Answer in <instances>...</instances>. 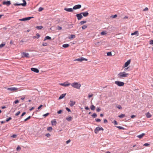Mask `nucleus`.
I'll use <instances>...</instances> for the list:
<instances>
[{
    "mask_svg": "<svg viewBox=\"0 0 153 153\" xmlns=\"http://www.w3.org/2000/svg\"><path fill=\"white\" fill-rule=\"evenodd\" d=\"M100 130H103V129L102 127H97L94 130V132L96 134H97Z\"/></svg>",
    "mask_w": 153,
    "mask_h": 153,
    "instance_id": "5",
    "label": "nucleus"
},
{
    "mask_svg": "<svg viewBox=\"0 0 153 153\" xmlns=\"http://www.w3.org/2000/svg\"><path fill=\"white\" fill-rule=\"evenodd\" d=\"M24 2L22 4H16L15 5H22L23 6H26V2L25 0H22Z\"/></svg>",
    "mask_w": 153,
    "mask_h": 153,
    "instance_id": "14",
    "label": "nucleus"
},
{
    "mask_svg": "<svg viewBox=\"0 0 153 153\" xmlns=\"http://www.w3.org/2000/svg\"><path fill=\"white\" fill-rule=\"evenodd\" d=\"M93 96V94H89L88 95V97L89 98H90L92 97Z\"/></svg>",
    "mask_w": 153,
    "mask_h": 153,
    "instance_id": "41",
    "label": "nucleus"
},
{
    "mask_svg": "<svg viewBox=\"0 0 153 153\" xmlns=\"http://www.w3.org/2000/svg\"><path fill=\"white\" fill-rule=\"evenodd\" d=\"M69 46V45L67 44H63L62 45V47L64 48H66L68 47Z\"/></svg>",
    "mask_w": 153,
    "mask_h": 153,
    "instance_id": "25",
    "label": "nucleus"
},
{
    "mask_svg": "<svg viewBox=\"0 0 153 153\" xmlns=\"http://www.w3.org/2000/svg\"><path fill=\"white\" fill-rule=\"evenodd\" d=\"M83 15V16L84 17H86L88 16V13L87 12H84L81 13Z\"/></svg>",
    "mask_w": 153,
    "mask_h": 153,
    "instance_id": "19",
    "label": "nucleus"
},
{
    "mask_svg": "<svg viewBox=\"0 0 153 153\" xmlns=\"http://www.w3.org/2000/svg\"><path fill=\"white\" fill-rule=\"evenodd\" d=\"M150 145V144L148 143H146L143 145V146H148Z\"/></svg>",
    "mask_w": 153,
    "mask_h": 153,
    "instance_id": "47",
    "label": "nucleus"
},
{
    "mask_svg": "<svg viewBox=\"0 0 153 153\" xmlns=\"http://www.w3.org/2000/svg\"><path fill=\"white\" fill-rule=\"evenodd\" d=\"M26 114V113L24 112H23L21 116L22 117L23 116H24L25 114Z\"/></svg>",
    "mask_w": 153,
    "mask_h": 153,
    "instance_id": "64",
    "label": "nucleus"
},
{
    "mask_svg": "<svg viewBox=\"0 0 153 153\" xmlns=\"http://www.w3.org/2000/svg\"><path fill=\"white\" fill-rule=\"evenodd\" d=\"M85 108L86 110H88L89 109V108L88 106L85 107Z\"/></svg>",
    "mask_w": 153,
    "mask_h": 153,
    "instance_id": "63",
    "label": "nucleus"
},
{
    "mask_svg": "<svg viewBox=\"0 0 153 153\" xmlns=\"http://www.w3.org/2000/svg\"><path fill=\"white\" fill-rule=\"evenodd\" d=\"M70 142H71V140H68L67 141H66V143L67 144H68Z\"/></svg>",
    "mask_w": 153,
    "mask_h": 153,
    "instance_id": "60",
    "label": "nucleus"
},
{
    "mask_svg": "<svg viewBox=\"0 0 153 153\" xmlns=\"http://www.w3.org/2000/svg\"><path fill=\"white\" fill-rule=\"evenodd\" d=\"M97 116V114L95 113H94L92 115V117L93 118H95Z\"/></svg>",
    "mask_w": 153,
    "mask_h": 153,
    "instance_id": "37",
    "label": "nucleus"
},
{
    "mask_svg": "<svg viewBox=\"0 0 153 153\" xmlns=\"http://www.w3.org/2000/svg\"><path fill=\"white\" fill-rule=\"evenodd\" d=\"M43 9L42 7H40L39 8V12H40L42 11L43 10Z\"/></svg>",
    "mask_w": 153,
    "mask_h": 153,
    "instance_id": "44",
    "label": "nucleus"
},
{
    "mask_svg": "<svg viewBox=\"0 0 153 153\" xmlns=\"http://www.w3.org/2000/svg\"><path fill=\"white\" fill-rule=\"evenodd\" d=\"M19 102V101L18 100H16V101H15L14 102H13V103H14V104H16V103H18Z\"/></svg>",
    "mask_w": 153,
    "mask_h": 153,
    "instance_id": "53",
    "label": "nucleus"
},
{
    "mask_svg": "<svg viewBox=\"0 0 153 153\" xmlns=\"http://www.w3.org/2000/svg\"><path fill=\"white\" fill-rule=\"evenodd\" d=\"M86 22V21H81L80 23L81 25H82L85 23Z\"/></svg>",
    "mask_w": 153,
    "mask_h": 153,
    "instance_id": "33",
    "label": "nucleus"
},
{
    "mask_svg": "<svg viewBox=\"0 0 153 153\" xmlns=\"http://www.w3.org/2000/svg\"><path fill=\"white\" fill-rule=\"evenodd\" d=\"M100 110H101V109L100 108H98L97 109V112H99V111H100Z\"/></svg>",
    "mask_w": 153,
    "mask_h": 153,
    "instance_id": "61",
    "label": "nucleus"
},
{
    "mask_svg": "<svg viewBox=\"0 0 153 153\" xmlns=\"http://www.w3.org/2000/svg\"><path fill=\"white\" fill-rule=\"evenodd\" d=\"M7 89L8 91H10L12 92H16L18 91V88L15 87L8 88Z\"/></svg>",
    "mask_w": 153,
    "mask_h": 153,
    "instance_id": "3",
    "label": "nucleus"
},
{
    "mask_svg": "<svg viewBox=\"0 0 153 153\" xmlns=\"http://www.w3.org/2000/svg\"><path fill=\"white\" fill-rule=\"evenodd\" d=\"M3 5H6L7 6H9L11 4V2L10 1H4L3 2Z\"/></svg>",
    "mask_w": 153,
    "mask_h": 153,
    "instance_id": "11",
    "label": "nucleus"
},
{
    "mask_svg": "<svg viewBox=\"0 0 153 153\" xmlns=\"http://www.w3.org/2000/svg\"><path fill=\"white\" fill-rule=\"evenodd\" d=\"M81 7V5L80 4H77L75 5L73 7V9L76 10L80 8Z\"/></svg>",
    "mask_w": 153,
    "mask_h": 153,
    "instance_id": "13",
    "label": "nucleus"
},
{
    "mask_svg": "<svg viewBox=\"0 0 153 153\" xmlns=\"http://www.w3.org/2000/svg\"><path fill=\"white\" fill-rule=\"evenodd\" d=\"M51 39V38L50 37L48 36H47L45 37V39H44V41H45L46 40H47V39Z\"/></svg>",
    "mask_w": 153,
    "mask_h": 153,
    "instance_id": "26",
    "label": "nucleus"
},
{
    "mask_svg": "<svg viewBox=\"0 0 153 153\" xmlns=\"http://www.w3.org/2000/svg\"><path fill=\"white\" fill-rule=\"evenodd\" d=\"M117 127L121 129H124V128L120 126H117Z\"/></svg>",
    "mask_w": 153,
    "mask_h": 153,
    "instance_id": "42",
    "label": "nucleus"
},
{
    "mask_svg": "<svg viewBox=\"0 0 153 153\" xmlns=\"http://www.w3.org/2000/svg\"><path fill=\"white\" fill-rule=\"evenodd\" d=\"M91 109L92 110H94L95 108V106L93 105H92L90 106Z\"/></svg>",
    "mask_w": 153,
    "mask_h": 153,
    "instance_id": "27",
    "label": "nucleus"
},
{
    "mask_svg": "<svg viewBox=\"0 0 153 153\" xmlns=\"http://www.w3.org/2000/svg\"><path fill=\"white\" fill-rule=\"evenodd\" d=\"M62 29V27L60 26H58L57 27V29H58V30H61Z\"/></svg>",
    "mask_w": 153,
    "mask_h": 153,
    "instance_id": "50",
    "label": "nucleus"
},
{
    "mask_svg": "<svg viewBox=\"0 0 153 153\" xmlns=\"http://www.w3.org/2000/svg\"><path fill=\"white\" fill-rule=\"evenodd\" d=\"M52 130V128L51 127H49L47 128V130L49 131H51Z\"/></svg>",
    "mask_w": 153,
    "mask_h": 153,
    "instance_id": "36",
    "label": "nucleus"
},
{
    "mask_svg": "<svg viewBox=\"0 0 153 153\" xmlns=\"http://www.w3.org/2000/svg\"><path fill=\"white\" fill-rule=\"evenodd\" d=\"M115 83L119 86H123L124 84L123 82L118 81H116L115 82Z\"/></svg>",
    "mask_w": 153,
    "mask_h": 153,
    "instance_id": "4",
    "label": "nucleus"
},
{
    "mask_svg": "<svg viewBox=\"0 0 153 153\" xmlns=\"http://www.w3.org/2000/svg\"><path fill=\"white\" fill-rule=\"evenodd\" d=\"M51 123L52 125L55 126L56 124V122L55 120H53L51 121Z\"/></svg>",
    "mask_w": 153,
    "mask_h": 153,
    "instance_id": "21",
    "label": "nucleus"
},
{
    "mask_svg": "<svg viewBox=\"0 0 153 153\" xmlns=\"http://www.w3.org/2000/svg\"><path fill=\"white\" fill-rule=\"evenodd\" d=\"M20 113V111H18L16 114V116H18L19 115Z\"/></svg>",
    "mask_w": 153,
    "mask_h": 153,
    "instance_id": "49",
    "label": "nucleus"
},
{
    "mask_svg": "<svg viewBox=\"0 0 153 153\" xmlns=\"http://www.w3.org/2000/svg\"><path fill=\"white\" fill-rule=\"evenodd\" d=\"M131 62V60L129 59L128 60L126 63H125L124 65L123 66V68H125L127 67L128 65Z\"/></svg>",
    "mask_w": 153,
    "mask_h": 153,
    "instance_id": "7",
    "label": "nucleus"
},
{
    "mask_svg": "<svg viewBox=\"0 0 153 153\" xmlns=\"http://www.w3.org/2000/svg\"><path fill=\"white\" fill-rule=\"evenodd\" d=\"M5 45V43H2L0 45V48H2Z\"/></svg>",
    "mask_w": 153,
    "mask_h": 153,
    "instance_id": "35",
    "label": "nucleus"
},
{
    "mask_svg": "<svg viewBox=\"0 0 153 153\" xmlns=\"http://www.w3.org/2000/svg\"><path fill=\"white\" fill-rule=\"evenodd\" d=\"M49 114V113H47L46 114H44L43 115V116H45V117H46Z\"/></svg>",
    "mask_w": 153,
    "mask_h": 153,
    "instance_id": "46",
    "label": "nucleus"
},
{
    "mask_svg": "<svg viewBox=\"0 0 153 153\" xmlns=\"http://www.w3.org/2000/svg\"><path fill=\"white\" fill-rule=\"evenodd\" d=\"M125 117V115L122 114H121L120 115L118 116V117L120 118H123Z\"/></svg>",
    "mask_w": 153,
    "mask_h": 153,
    "instance_id": "29",
    "label": "nucleus"
},
{
    "mask_svg": "<svg viewBox=\"0 0 153 153\" xmlns=\"http://www.w3.org/2000/svg\"><path fill=\"white\" fill-rule=\"evenodd\" d=\"M36 28L40 30L43 28V27L42 26H37L36 27Z\"/></svg>",
    "mask_w": 153,
    "mask_h": 153,
    "instance_id": "31",
    "label": "nucleus"
},
{
    "mask_svg": "<svg viewBox=\"0 0 153 153\" xmlns=\"http://www.w3.org/2000/svg\"><path fill=\"white\" fill-rule=\"evenodd\" d=\"M96 121L97 122H100L101 121V120L100 119H96Z\"/></svg>",
    "mask_w": 153,
    "mask_h": 153,
    "instance_id": "55",
    "label": "nucleus"
},
{
    "mask_svg": "<svg viewBox=\"0 0 153 153\" xmlns=\"http://www.w3.org/2000/svg\"><path fill=\"white\" fill-rule=\"evenodd\" d=\"M107 54L108 56H111L112 55L111 53V52H108Z\"/></svg>",
    "mask_w": 153,
    "mask_h": 153,
    "instance_id": "39",
    "label": "nucleus"
},
{
    "mask_svg": "<svg viewBox=\"0 0 153 153\" xmlns=\"http://www.w3.org/2000/svg\"><path fill=\"white\" fill-rule=\"evenodd\" d=\"M117 107L119 109H122V107L120 105H117Z\"/></svg>",
    "mask_w": 153,
    "mask_h": 153,
    "instance_id": "43",
    "label": "nucleus"
},
{
    "mask_svg": "<svg viewBox=\"0 0 153 153\" xmlns=\"http://www.w3.org/2000/svg\"><path fill=\"white\" fill-rule=\"evenodd\" d=\"M74 60L75 61H79L81 62H82L83 61H84V60L87 61V59H86L85 58H83V57H81L80 58L76 59Z\"/></svg>",
    "mask_w": 153,
    "mask_h": 153,
    "instance_id": "10",
    "label": "nucleus"
},
{
    "mask_svg": "<svg viewBox=\"0 0 153 153\" xmlns=\"http://www.w3.org/2000/svg\"><path fill=\"white\" fill-rule=\"evenodd\" d=\"M42 45L43 46H46L48 45V44H47V43H43L42 44Z\"/></svg>",
    "mask_w": 153,
    "mask_h": 153,
    "instance_id": "52",
    "label": "nucleus"
},
{
    "mask_svg": "<svg viewBox=\"0 0 153 153\" xmlns=\"http://www.w3.org/2000/svg\"><path fill=\"white\" fill-rule=\"evenodd\" d=\"M149 43L151 45H153V40H151L149 41Z\"/></svg>",
    "mask_w": 153,
    "mask_h": 153,
    "instance_id": "45",
    "label": "nucleus"
},
{
    "mask_svg": "<svg viewBox=\"0 0 153 153\" xmlns=\"http://www.w3.org/2000/svg\"><path fill=\"white\" fill-rule=\"evenodd\" d=\"M107 34V32L106 31H103L101 32V35H105Z\"/></svg>",
    "mask_w": 153,
    "mask_h": 153,
    "instance_id": "30",
    "label": "nucleus"
},
{
    "mask_svg": "<svg viewBox=\"0 0 153 153\" xmlns=\"http://www.w3.org/2000/svg\"><path fill=\"white\" fill-rule=\"evenodd\" d=\"M75 36L74 35H71L69 37V38L70 39H74L75 38Z\"/></svg>",
    "mask_w": 153,
    "mask_h": 153,
    "instance_id": "28",
    "label": "nucleus"
},
{
    "mask_svg": "<svg viewBox=\"0 0 153 153\" xmlns=\"http://www.w3.org/2000/svg\"><path fill=\"white\" fill-rule=\"evenodd\" d=\"M33 18V17L25 18H24L23 19H19V20L21 21H26V20H28Z\"/></svg>",
    "mask_w": 153,
    "mask_h": 153,
    "instance_id": "9",
    "label": "nucleus"
},
{
    "mask_svg": "<svg viewBox=\"0 0 153 153\" xmlns=\"http://www.w3.org/2000/svg\"><path fill=\"white\" fill-rule=\"evenodd\" d=\"M62 112V111L61 110H60L57 111V113L58 114H60Z\"/></svg>",
    "mask_w": 153,
    "mask_h": 153,
    "instance_id": "48",
    "label": "nucleus"
},
{
    "mask_svg": "<svg viewBox=\"0 0 153 153\" xmlns=\"http://www.w3.org/2000/svg\"><path fill=\"white\" fill-rule=\"evenodd\" d=\"M104 123H107L108 122L107 120L106 119H104Z\"/></svg>",
    "mask_w": 153,
    "mask_h": 153,
    "instance_id": "59",
    "label": "nucleus"
},
{
    "mask_svg": "<svg viewBox=\"0 0 153 153\" xmlns=\"http://www.w3.org/2000/svg\"><path fill=\"white\" fill-rule=\"evenodd\" d=\"M11 119H12V118L11 117H10L8 119H6V121L7 122H8L9 120H10Z\"/></svg>",
    "mask_w": 153,
    "mask_h": 153,
    "instance_id": "51",
    "label": "nucleus"
},
{
    "mask_svg": "<svg viewBox=\"0 0 153 153\" xmlns=\"http://www.w3.org/2000/svg\"><path fill=\"white\" fill-rule=\"evenodd\" d=\"M22 57H25L27 58H28L29 57V54L28 53L26 52H23L22 53Z\"/></svg>",
    "mask_w": 153,
    "mask_h": 153,
    "instance_id": "8",
    "label": "nucleus"
},
{
    "mask_svg": "<svg viewBox=\"0 0 153 153\" xmlns=\"http://www.w3.org/2000/svg\"><path fill=\"white\" fill-rule=\"evenodd\" d=\"M145 135V134L142 133L140 135H137V137L140 139L142 138Z\"/></svg>",
    "mask_w": 153,
    "mask_h": 153,
    "instance_id": "22",
    "label": "nucleus"
},
{
    "mask_svg": "<svg viewBox=\"0 0 153 153\" xmlns=\"http://www.w3.org/2000/svg\"><path fill=\"white\" fill-rule=\"evenodd\" d=\"M31 70L32 71H34L36 73H38L39 71V70L38 69L35 68H31Z\"/></svg>",
    "mask_w": 153,
    "mask_h": 153,
    "instance_id": "16",
    "label": "nucleus"
},
{
    "mask_svg": "<svg viewBox=\"0 0 153 153\" xmlns=\"http://www.w3.org/2000/svg\"><path fill=\"white\" fill-rule=\"evenodd\" d=\"M16 134H13L12 136H11L13 138H15L16 137Z\"/></svg>",
    "mask_w": 153,
    "mask_h": 153,
    "instance_id": "62",
    "label": "nucleus"
},
{
    "mask_svg": "<svg viewBox=\"0 0 153 153\" xmlns=\"http://www.w3.org/2000/svg\"><path fill=\"white\" fill-rule=\"evenodd\" d=\"M72 118L71 116H70L68 117H67L66 118V120L68 121H71L72 120Z\"/></svg>",
    "mask_w": 153,
    "mask_h": 153,
    "instance_id": "24",
    "label": "nucleus"
},
{
    "mask_svg": "<svg viewBox=\"0 0 153 153\" xmlns=\"http://www.w3.org/2000/svg\"><path fill=\"white\" fill-rule=\"evenodd\" d=\"M87 27V25H84L82 27V28L83 30L85 29Z\"/></svg>",
    "mask_w": 153,
    "mask_h": 153,
    "instance_id": "34",
    "label": "nucleus"
},
{
    "mask_svg": "<svg viewBox=\"0 0 153 153\" xmlns=\"http://www.w3.org/2000/svg\"><path fill=\"white\" fill-rule=\"evenodd\" d=\"M136 35L137 36H138V35H139L138 31H135L133 33H131V35Z\"/></svg>",
    "mask_w": 153,
    "mask_h": 153,
    "instance_id": "23",
    "label": "nucleus"
},
{
    "mask_svg": "<svg viewBox=\"0 0 153 153\" xmlns=\"http://www.w3.org/2000/svg\"><path fill=\"white\" fill-rule=\"evenodd\" d=\"M146 117L148 118H150L152 116V115L149 112H148L147 113H146Z\"/></svg>",
    "mask_w": 153,
    "mask_h": 153,
    "instance_id": "18",
    "label": "nucleus"
},
{
    "mask_svg": "<svg viewBox=\"0 0 153 153\" xmlns=\"http://www.w3.org/2000/svg\"><path fill=\"white\" fill-rule=\"evenodd\" d=\"M59 84L64 87H67L69 86L70 85V84L68 81H66L62 83H60Z\"/></svg>",
    "mask_w": 153,
    "mask_h": 153,
    "instance_id": "6",
    "label": "nucleus"
},
{
    "mask_svg": "<svg viewBox=\"0 0 153 153\" xmlns=\"http://www.w3.org/2000/svg\"><path fill=\"white\" fill-rule=\"evenodd\" d=\"M128 75L129 74L128 73H126L125 71H123L119 73L117 75V76L119 79H122L127 77Z\"/></svg>",
    "mask_w": 153,
    "mask_h": 153,
    "instance_id": "1",
    "label": "nucleus"
},
{
    "mask_svg": "<svg viewBox=\"0 0 153 153\" xmlns=\"http://www.w3.org/2000/svg\"><path fill=\"white\" fill-rule=\"evenodd\" d=\"M114 124L115 125H117V123L116 121V120H114Z\"/></svg>",
    "mask_w": 153,
    "mask_h": 153,
    "instance_id": "58",
    "label": "nucleus"
},
{
    "mask_svg": "<svg viewBox=\"0 0 153 153\" xmlns=\"http://www.w3.org/2000/svg\"><path fill=\"white\" fill-rule=\"evenodd\" d=\"M117 15H112L111 16V17L112 18H116L117 17Z\"/></svg>",
    "mask_w": 153,
    "mask_h": 153,
    "instance_id": "38",
    "label": "nucleus"
},
{
    "mask_svg": "<svg viewBox=\"0 0 153 153\" xmlns=\"http://www.w3.org/2000/svg\"><path fill=\"white\" fill-rule=\"evenodd\" d=\"M36 35L37 37H36V36H34L33 37V38H36L37 39H38L40 35L39 33H37L36 34Z\"/></svg>",
    "mask_w": 153,
    "mask_h": 153,
    "instance_id": "32",
    "label": "nucleus"
},
{
    "mask_svg": "<svg viewBox=\"0 0 153 153\" xmlns=\"http://www.w3.org/2000/svg\"><path fill=\"white\" fill-rule=\"evenodd\" d=\"M66 109L68 112L71 111V110L70 109H69L68 108L66 107Z\"/></svg>",
    "mask_w": 153,
    "mask_h": 153,
    "instance_id": "56",
    "label": "nucleus"
},
{
    "mask_svg": "<svg viewBox=\"0 0 153 153\" xmlns=\"http://www.w3.org/2000/svg\"><path fill=\"white\" fill-rule=\"evenodd\" d=\"M21 149V148L19 146H18L16 148V150L17 151Z\"/></svg>",
    "mask_w": 153,
    "mask_h": 153,
    "instance_id": "54",
    "label": "nucleus"
},
{
    "mask_svg": "<svg viewBox=\"0 0 153 153\" xmlns=\"http://www.w3.org/2000/svg\"><path fill=\"white\" fill-rule=\"evenodd\" d=\"M76 16H77V19L78 20H80L83 17L82 16V14L81 13H80L77 14L76 15Z\"/></svg>",
    "mask_w": 153,
    "mask_h": 153,
    "instance_id": "12",
    "label": "nucleus"
},
{
    "mask_svg": "<svg viewBox=\"0 0 153 153\" xmlns=\"http://www.w3.org/2000/svg\"><path fill=\"white\" fill-rule=\"evenodd\" d=\"M64 10L67 12H72L73 11V9L71 8H65Z\"/></svg>",
    "mask_w": 153,
    "mask_h": 153,
    "instance_id": "15",
    "label": "nucleus"
},
{
    "mask_svg": "<svg viewBox=\"0 0 153 153\" xmlns=\"http://www.w3.org/2000/svg\"><path fill=\"white\" fill-rule=\"evenodd\" d=\"M71 85L73 87L77 89H79L81 86V84L77 82H73Z\"/></svg>",
    "mask_w": 153,
    "mask_h": 153,
    "instance_id": "2",
    "label": "nucleus"
},
{
    "mask_svg": "<svg viewBox=\"0 0 153 153\" xmlns=\"http://www.w3.org/2000/svg\"><path fill=\"white\" fill-rule=\"evenodd\" d=\"M76 103L75 101L70 100V101L69 105L71 107H72Z\"/></svg>",
    "mask_w": 153,
    "mask_h": 153,
    "instance_id": "17",
    "label": "nucleus"
},
{
    "mask_svg": "<svg viewBox=\"0 0 153 153\" xmlns=\"http://www.w3.org/2000/svg\"><path fill=\"white\" fill-rule=\"evenodd\" d=\"M148 10V8L147 7L145 8V9L143 10L144 11H147Z\"/></svg>",
    "mask_w": 153,
    "mask_h": 153,
    "instance_id": "57",
    "label": "nucleus"
},
{
    "mask_svg": "<svg viewBox=\"0 0 153 153\" xmlns=\"http://www.w3.org/2000/svg\"><path fill=\"white\" fill-rule=\"evenodd\" d=\"M66 95V94H61L59 98V100H61Z\"/></svg>",
    "mask_w": 153,
    "mask_h": 153,
    "instance_id": "20",
    "label": "nucleus"
},
{
    "mask_svg": "<svg viewBox=\"0 0 153 153\" xmlns=\"http://www.w3.org/2000/svg\"><path fill=\"white\" fill-rule=\"evenodd\" d=\"M31 117L30 116H29L28 117H27V118L25 119L24 120V121H27V120H29V119H30Z\"/></svg>",
    "mask_w": 153,
    "mask_h": 153,
    "instance_id": "40",
    "label": "nucleus"
}]
</instances>
